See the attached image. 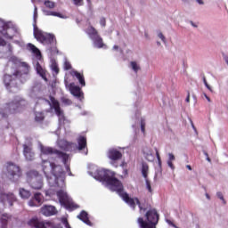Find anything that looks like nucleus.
I'll list each match as a JSON object with an SVG mask.
<instances>
[{
    "label": "nucleus",
    "instance_id": "obj_1",
    "mask_svg": "<svg viewBox=\"0 0 228 228\" xmlns=\"http://www.w3.org/2000/svg\"><path fill=\"white\" fill-rule=\"evenodd\" d=\"M42 168L49 184L58 188L65 187V171L61 165H56L49 160H43Z\"/></svg>",
    "mask_w": 228,
    "mask_h": 228
},
{
    "label": "nucleus",
    "instance_id": "obj_2",
    "mask_svg": "<svg viewBox=\"0 0 228 228\" xmlns=\"http://www.w3.org/2000/svg\"><path fill=\"white\" fill-rule=\"evenodd\" d=\"M109 186H110V190L112 191H116L119 197L127 204L132 209H136V204L140 209V211H145V208L142 207V203L138 198H131L127 192L124 191V184L122 182L114 176L113 179L110 180L108 183Z\"/></svg>",
    "mask_w": 228,
    "mask_h": 228
},
{
    "label": "nucleus",
    "instance_id": "obj_3",
    "mask_svg": "<svg viewBox=\"0 0 228 228\" xmlns=\"http://www.w3.org/2000/svg\"><path fill=\"white\" fill-rule=\"evenodd\" d=\"M146 221L143 220V217H139L137 219V224H139L141 228H156L158 222H159V214L156 208H151L145 214Z\"/></svg>",
    "mask_w": 228,
    "mask_h": 228
},
{
    "label": "nucleus",
    "instance_id": "obj_4",
    "mask_svg": "<svg viewBox=\"0 0 228 228\" xmlns=\"http://www.w3.org/2000/svg\"><path fill=\"white\" fill-rule=\"evenodd\" d=\"M27 104L28 102H26V100L17 97L14 99V101H12L7 105V108L0 109V115L3 117V118H6V117H8V111H10V113L22 111V110L26 108Z\"/></svg>",
    "mask_w": 228,
    "mask_h": 228
},
{
    "label": "nucleus",
    "instance_id": "obj_5",
    "mask_svg": "<svg viewBox=\"0 0 228 228\" xmlns=\"http://www.w3.org/2000/svg\"><path fill=\"white\" fill-rule=\"evenodd\" d=\"M22 69H14L12 74H5L4 76V83L8 88L10 85H12V81H15V79H20V77H22L23 74H29V65L26 62L21 63Z\"/></svg>",
    "mask_w": 228,
    "mask_h": 228
},
{
    "label": "nucleus",
    "instance_id": "obj_6",
    "mask_svg": "<svg viewBox=\"0 0 228 228\" xmlns=\"http://www.w3.org/2000/svg\"><path fill=\"white\" fill-rule=\"evenodd\" d=\"M5 175L12 183H17L22 177V169L13 162H7L5 164Z\"/></svg>",
    "mask_w": 228,
    "mask_h": 228
},
{
    "label": "nucleus",
    "instance_id": "obj_7",
    "mask_svg": "<svg viewBox=\"0 0 228 228\" xmlns=\"http://www.w3.org/2000/svg\"><path fill=\"white\" fill-rule=\"evenodd\" d=\"M34 37L36 40L43 44V45H52V44L56 42V37H54V35L40 30L36 24L34 25Z\"/></svg>",
    "mask_w": 228,
    "mask_h": 228
},
{
    "label": "nucleus",
    "instance_id": "obj_8",
    "mask_svg": "<svg viewBox=\"0 0 228 228\" xmlns=\"http://www.w3.org/2000/svg\"><path fill=\"white\" fill-rule=\"evenodd\" d=\"M57 197L61 206H64L66 209H77V205L70 201L69 195H67V192L63 191V188L57 191Z\"/></svg>",
    "mask_w": 228,
    "mask_h": 228
},
{
    "label": "nucleus",
    "instance_id": "obj_9",
    "mask_svg": "<svg viewBox=\"0 0 228 228\" xmlns=\"http://www.w3.org/2000/svg\"><path fill=\"white\" fill-rule=\"evenodd\" d=\"M0 33L7 40H12L13 37L17 35V28L10 27V24L0 20Z\"/></svg>",
    "mask_w": 228,
    "mask_h": 228
},
{
    "label": "nucleus",
    "instance_id": "obj_10",
    "mask_svg": "<svg viewBox=\"0 0 228 228\" xmlns=\"http://www.w3.org/2000/svg\"><path fill=\"white\" fill-rule=\"evenodd\" d=\"M29 184L33 190H42L44 188V179L37 171L30 172Z\"/></svg>",
    "mask_w": 228,
    "mask_h": 228
},
{
    "label": "nucleus",
    "instance_id": "obj_11",
    "mask_svg": "<svg viewBox=\"0 0 228 228\" xmlns=\"http://www.w3.org/2000/svg\"><path fill=\"white\" fill-rule=\"evenodd\" d=\"M41 152L43 154L45 155H49V154H56V156L62 160V163H64V165L67 164V160L69 159V154L63 152V151H60L58 150H54L51 147H45L41 149Z\"/></svg>",
    "mask_w": 228,
    "mask_h": 228
},
{
    "label": "nucleus",
    "instance_id": "obj_12",
    "mask_svg": "<svg viewBox=\"0 0 228 228\" xmlns=\"http://www.w3.org/2000/svg\"><path fill=\"white\" fill-rule=\"evenodd\" d=\"M122 151H118L117 148H110L107 151V158L110 160L111 165L115 166L117 161L122 159Z\"/></svg>",
    "mask_w": 228,
    "mask_h": 228
},
{
    "label": "nucleus",
    "instance_id": "obj_13",
    "mask_svg": "<svg viewBox=\"0 0 228 228\" xmlns=\"http://www.w3.org/2000/svg\"><path fill=\"white\" fill-rule=\"evenodd\" d=\"M0 201L4 206L9 204L10 207L13 206V202H17V197L12 192L9 193H1L0 194Z\"/></svg>",
    "mask_w": 228,
    "mask_h": 228
},
{
    "label": "nucleus",
    "instance_id": "obj_14",
    "mask_svg": "<svg viewBox=\"0 0 228 228\" xmlns=\"http://www.w3.org/2000/svg\"><path fill=\"white\" fill-rule=\"evenodd\" d=\"M65 86L67 88H69L70 94L74 95V97H77V99H80V97H83V91H81V87L78 86H76L74 83L69 84L67 80H65Z\"/></svg>",
    "mask_w": 228,
    "mask_h": 228
},
{
    "label": "nucleus",
    "instance_id": "obj_15",
    "mask_svg": "<svg viewBox=\"0 0 228 228\" xmlns=\"http://www.w3.org/2000/svg\"><path fill=\"white\" fill-rule=\"evenodd\" d=\"M98 175L100 181H103L108 184L110 181H111L115 177V172L109 169H103L99 172Z\"/></svg>",
    "mask_w": 228,
    "mask_h": 228
},
{
    "label": "nucleus",
    "instance_id": "obj_16",
    "mask_svg": "<svg viewBox=\"0 0 228 228\" xmlns=\"http://www.w3.org/2000/svg\"><path fill=\"white\" fill-rule=\"evenodd\" d=\"M28 225L30 227H35V228H47V227H52L53 224L51 223H45L44 221H40L37 218H32L28 221Z\"/></svg>",
    "mask_w": 228,
    "mask_h": 228
},
{
    "label": "nucleus",
    "instance_id": "obj_17",
    "mask_svg": "<svg viewBox=\"0 0 228 228\" xmlns=\"http://www.w3.org/2000/svg\"><path fill=\"white\" fill-rule=\"evenodd\" d=\"M77 151H79V152H81L82 154H85L86 156V154H88V148L86 147V137L80 135L77 140Z\"/></svg>",
    "mask_w": 228,
    "mask_h": 228
},
{
    "label": "nucleus",
    "instance_id": "obj_18",
    "mask_svg": "<svg viewBox=\"0 0 228 228\" xmlns=\"http://www.w3.org/2000/svg\"><path fill=\"white\" fill-rule=\"evenodd\" d=\"M44 200V196L40 192H36L33 198L28 201V206L30 208H37L38 206H42V202Z\"/></svg>",
    "mask_w": 228,
    "mask_h": 228
},
{
    "label": "nucleus",
    "instance_id": "obj_19",
    "mask_svg": "<svg viewBox=\"0 0 228 228\" xmlns=\"http://www.w3.org/2000/svg\"><path fill=\"white\" fill-rule=\"evenodd\" d=\"M23 155L28 161H33L35 159V152H33V144H23Z\"/></svg>",
    "mask_w": 228,
    "mask_h": 228
},
{
    "label": "nucleus",
    "instance_id": "obj_20",
    "mask_svg": "<svg viewBox=\"0 0 228 228\" xmlns=\"http://www.w3.org/2000/svg\"><path fill=\"white\" fill-rule=\"evenodd\" d=\"M41 213L45 216H53L58 213V210H56V207L52 205H44L41 208Z\"/></svg>",
    "mask_w": 228,
    "mask_h": 228
},
{
    "label": "nucleus",
    "instance_id": "obj_21",
    "mask_svg": "<svg viewBox=\"0 0 228 228\" xmlns=\"http://www.w3.org/2000/svg\"><path fill=\"white\" fill-rule=\"evenodd\" d=\"M50 101L57 117H63V110H61V108L60 107V102L55 100L54 97H51Z\"/></svg>",
    "mask_w": 228,
    "mask_h": 228
},
{
    "label": "nucleus",
    "instance_id": "obj_22",
    "mask_svg": "<svg viewBox=\"0 0 228 228\" xmlns=\"http://www.w3.org/2000/svg\"><path fill=\"white\" fill-rule=\"evenodd\" d=\"M72 77H76L81 86H86V82L85 81V75L79 73L77 70H71L69 72Z\"/></svg>",
    "mask_w": 228,
    "mask_h": 228
},
{
    "label": "nucleus",
    "instance_id": "obj_23",
    "mask_svg": "<svg viewBox=\"0 0 228 228\" xmlns=\"http://www.w3.org/2000/svg\"><path fill=\"white\" fill-rule=\"evenodd\" d=\"M77 218L84 222V224H86V225H92V222L90 221V218L88 217V213H86V211L82 210L77 216Z\"/></svg>",
    "mask_w": 228,
    "mask_h": 228
},
{
    "label": "nucleus",
    "instance_id": "obj_24",
    "mask_svg": "<svg viewBox=\"0 0 228 228\" xmlns=\"http://www.w3.org/2000/svg\"><path fill=\"white\" fill-rule=\"evenodd\" d=\"M36 70H37V74H39V76H41L45 81H47L45 69H44V68H42V65H40V62H37Z\"/></svg>",
    "mask_w": 228,
    "mask_h": 228
},
{
    "label": "nucleus",
    "instance_id": "obj_25",
    "mask_svg": "<svg viewBox=\"0 0 228 228\" xmlns=\"http://www.w3.org/2000/svg\"><path fill=\"white\" fill-rule=\"evenodd\" d=\"M87 35H89L90 38L94 40V38L99 37V32L97 31V29H95V28H94L93 26H90L87 28Z\"/></svg>",
    "mask_w": 228,
    "mask_h": 228
},
{
    "label": "nucleus",
    "instance_id": "obj_26",
    "mask_svg": "<svg viewBox=\"0 0 228 228\" xmlns=\"http://www.w3.org/2000/svg\"><path fill=\"white\" fill-rule=\"evenodd\" d=\"M19 193H20V196L21 197V199L28 200V199H29V197H31V191H29L24 188H20Z\"/></svg>",
    "mask_w": 228,
    "mask_h": 228
},
{
    "label": "nucleus",
    "instance_id": "obj_27",
    "mask_svg": "<svg viewBox=\"0 0 228 228\" xmlns=\"http://www.w3.org/2000/svg\"><path fill=\"white\" fill-rule=\"evenodd\" d=\"M94 45L98 48V49H102V47H104V43L102 42V39L101 37V36H97L96 37H94Z\"/></svg>",
    "mask_w": 228,
    "mask_h": 228
},
{
    "label": "nucleus",
    "instance_id": "obj_28",
    "mask_svg": "<svg viewBox=\"0 0 228 228\" xmlns=\"http://www.w3.org/2000/svg\"><path fill=\"white\" fill-rule=\"evenodd\" d=\"M142 177H144L145 180L149 179V178H147L149 175V165L147 163H142Z\"/></svg>",
    "mask_w": 228,
    "mask_h": 228
},
{
    "label": "nucleus",
    "instance_id": "obj_29",
    "mask_svg": "<svg viewBox=\"0 0 228 228\" xmlns=\"http://www.w3.org/2000/svg\"><path fill=\"white\" fill-rule=\"evenodd\" d=\"M8 220H12V216L8 214H4L1 217V223L3 224V227L8 225Z\"/></svg>",
    "mask_w": 228,
    "mask_h": 228
},
{
    "label": "nucleus",
    "instance_id": "obj_30",
    "mask_svg": "<svg viewBox=\"0 0 228 228\" xmlns=\"http://www.w3.org/2000/svg\"><path fill=\"white\" fill-rule=\"evenodd\" d=\"M28 50L33 53V54H36L37 56L40 54V50H38V48H37V46H35L33 44L29 43L28 45Z\"/></svg>",
    "mask_w": 228,
    "mask_h": 228
},
{
    "label": "nucleus",
    "instance_id": "obj_31",
    "mask_svg": "<svg viewBox=\"0 0 228 228\" xmlns=\"http://www.w3.org/2000/svg\"><path fill=\"white\" fill-rule=\"evenodd\" d=\"M61 102L64 106H70L72 104V100L63 96L61 98Z\"/></svg>",
    "mask_w": 228,
    "mask_h": 228
},
{
    "label": "nucleus",
    "instance_id": "obj_32",
    "mask_svg": "<svg viewBox=\"0 0 228 228\" xmlns=\"http://www.w3.org/2000/svg\"><path fill=\"white\" fill-rule=\"evenodd\" d=\"M45 15H52L53 17H59L60 19H64V17L60 12L48 11L46 12Z\"/></svg>",
    "mask_w": 228,
    "mask_h": 228
},
{
    "label": "nucleus",
    "instance_id": "obj_33",
    "mask_svg": "<svg viewBox=\"0 0 228 228\" xmlns=\"http://www.w3.org/2000/svg\"><path fill=\"white\" fill-rule=\"evenodd\" d=\"M45 117H44V113L42 112H37L36 114V117H35V120L36 122H43Z\"/></svg>",
    "mask_w": 228,
    "mask_h": 228
},
{
    "label": "nucleus",
    "instance_id": "obj_34",
    "mask_svg": "<svg viewBox=\"0 0 228 228\" xmlns=\"http://www.w3.org/2000/svg\"><path fill=\"white\" fill-rule=\"evenodd\" d=\"M130 65H131L133 70H134L135 73H137L138 70H140V66H138V64L136 63V61H131V62H130Z\"/></svg>",
    "mask_w": 228,
    "mask_h": 228
},
{
    "label": "nucleus",
    "instance_id": "obj_35",
    "mask_svg": "<svg viewBox=\"0 0 228 228\" xmlns=\"http://www.w3.org/2000/svg\"><path fill=\"white\" fill-rule=\"evenodd\" d=\"M6 53L8 54V56H12V54L13 53V46H12V44L7 45Z\"/></svg>",
    "mask_w": 228,
    "mask_h": 228
},
{
    "label": "nucleus",
    "instance_id": "obj_36",
    "mask_svg": "<svg viewBox=\"0 0 228 228\" xmlns=\"http://www.w3.org/2000/svg\"><path fill=\"white\" fill-rule=\"evenodd\" d=\"M45 6H46V8H50L53 9L54 8V2H51V1H45Z\"/></svg>",
    "mask_w": 228,
    "mask_h": 228
},
{
    "label": "nucleus",
    "instance_id": "obj_37",
    "mask_svg": "<svg viewBox=\"0 0 228 228\" xmlns=\"http://www.w3.org/2000/svg\"><path fill=\"white\" fill-rule=\"evenodd\" d=\"M146 183V188L150 193H152V186L151 185V181L149 179L145 180Z\"/></svg>",
    "mask_w": 228,
    "mask_h": 228
},
{
    "label": "nucleus",
    "instance_id": "obj_38",
    "mask_svg": "<svg viewBox=\"0 0 228 228\" xmlns=\"http://www.w3.org/2000/svg\"><path fill=\"white\" fill-rule=\"evenodd\" d=\"M70 69H72V64L69 61H65L64 70H70Z\"/></svg>",
    "mask_w": 228,
    "mask_h": 228
},
{
    "label": "nucleus",
    "instance_id": "obj_39",
    "mask_svg": "<svg viewBox=\"0 0 228 228\" xmlns=\"http://www.w3.org/2000/svg\"><path fill=\"white\" fill-rule=\"evenodd\" d=\"M203 83L205 86L208 88V90H209L210 92H213V89H211V86H209V84H208V80L206 79V77H203Z\"/></svg>",
    "mask_w": 228,
    "mask_h": 228
},
{
    "label": "nucleus",
    "instance_id": "obj_40",
    "mask_svg": "<svg viewBox=\"0 0 228 228\" xmlns=\"http://www.w3.org/2000/svg\"><path fill=\"white\" fill-rule=\"evenodd\" d=\"M141 131L145 134V119L141 120Z\"/></svg>",
    "mask_w": 228,
    "mask_h": 228
},
{
    "label": "nucleus",
    "instance_id": "obj_41",
    "mask_svg": "<svg viewBox=\"0 0 228 228\" xmlns=\"http://www.w3.org/2000/svg\"><path fill=\"white\" fill-rule=\"evenodd\" d=\"M52 70H53V72H55V74H60V68H58V65H56V64H53V65L52 66Z\"/></svg>",
    "mask_w": 228,
    "mask_h": 228
},
{
    "label": "nucleus",
    "instance_id": "obj_42",
    "mask_svg": "<svg viewBox=\"0 0 228 228\" xmlns=\"http://www.w3.org/2000/svg\"><path fill=\"white\" fill-rule=\"evenodd\" d=\"M100 24H101L102 28H106V18L102 17L100 19Z\"/></svg>",
    "mask_w": 228,
    "mask_h": 228
},
{
    "label": "nucleus",
    "instance_id": "obj_43",
    "mask_svg": "<svg viewBox=\"0 0 228 228\" xmlns=\"http://www.w3.org/2000/svg\"><path fill=\"white\" fill-rule=\"evenodd\" d=\"M62 224L66 228H72L70 227V224H69V220H67V218L62 219Z\"/></svg>",
    "mask_w": 228,
    "mask_h": 228
},
{
    "label": "nucleus",
    "instance_id": "obj_44",
    "mask_svg": "<svg viewBox=\"0 0 228 228\" xmlns=\"http://www.w3.org/2000/svg\"><path fill=\"white\" fill-rule=\"evenodd\" d=\"M69 162V160L68 161H66V164L65 163H63L64 165H65V167H66V171L69 173V175H72V171H70V166H69L67 163Z\"/></svg>",
    "mask_w": 228,
    "mask_h": 228
},
{
    "label": "nucleus",
    "instance_id": "obj_45",
    "mask_svg": "<svg viewBox=\"0 0 228 228\" xmlns=\"http://www.w3.org/2000/svg\"><path fill=\"white\" fill-rule=\"evenodd\" d=\"M216 195H217L218 199H220V200H223L224 204H226V201L224 199V194H222V192H217Z\"/></svg>",
    "mask_w": 228,
    "mask_h": 228
},
{
    "label": "nucleus",
    "instance_id": "obj_46",
    "mask_svg": "<svg viewBox=\"0 0 228 228\" xmlns=\"http://www.w3.org/2000/svg\"><path fill=\"white\" fill-rule=\"evenodd\" d=\"M76 6H83V0H73Z\"/></svg>",
    "mask_w": 228,
    "mask_h": 228
},
{
    "label": "nucleus",
    "instance_id": "obj_47",
    "mask_svg": "<svg viewBox=\"0 0 228 228\" xmlns=\"http://www.w3.org/2000/svg\"><path fill=\"white\" fill-rule=\"evenodd\" d=\"M45 197H53V191L51 189L45 191Z\"/></svg>",
    "mask_w": 228,
    "mask_h": 228
},
{
    "label": "nucleus",
    "instance_id": "obj_48",
    "mask_svg": "<svg viewBox=\"0 0 228 228\" xmlns=\"http://www.w3.org/2000/svg\"><path fill=\"white\" fill-rule=\"evenodd\" d=\"M158 37H159V38H160V39L162 40V42H164V44H165V42H167V40H166L165 36L163 35V33L159 32V33L158 34Z\"/></svg>",
    "mask_w": 228,
    "mask_h": 228
},
{
    "label": "nucleus",
    "instance_id": "obj_49",
    "mask_svg": "<svg viewBox=\"0 0 228 228\" xmlns=\"http://www.w3.org/2000/svg\"><path fill=\"white\" fill-rule=\"evenodd\" d=\"M0 45L2 47H4L6 45V41L1 37H0Z\"/></svg>",
    "mask_w": 228,
    "mask_h": 228
},
{
    "label": "nucleus",
    "instance_id": "obj_50",
    "mask_svg": "<svg viewBox=\"0 0 228 228\" xmlns=\"http://www.w3.org/2000/svg\"><path fill=\"white\" fill-rule=\"evenodd\" d=\"M167 165H168L169 168H171L172 170H174V168H175L172 160H168Z\"/></svg>",
    "mask_w": 228,
    "mask_h": 228
},
{
    "label": "nucleus",
    "instance_id": "obj_51",
    "mask_svg": "<svg viewBox=\"0 0 228 228\" xmlns=\"http://www.w3.org/2000/svg\"><path fill=\"white\" fill-rule=\"evenodd\" d=\"M168 156H169L168 161H175V156H174V154L169 153Z\"/></svg>",
    "mask_w": 228,
    "mask_h": 228
},
{
    "label": "nucleus",
    "instance_id": "obj_52",
    "mask_svg": "<svg viewBox=\"0 0 228 228\" xmlns=\"http://www.w3.org/2000/svg\"><path fill=\"white\" fill-rule=\"evenodd\" d=\"M123 175L124 177H127V175H129V171L127 168L123 169Z\"/></svg>",
    "mask_w": 228,
    "mask_h": 228
},
{
    "label": "nucleus",
    "instance_id": "obj_53",
    "mask_svg": "<svg viewBox=\"0 0 228 228\" xmlns=\"http://www.w3.org/2000/svg\"><path fill=\"white\" fill-rule=\"evenodd\" d=\"M37 17H38V12L37 11V7H35V11H34V20H37Z\"/></svg>",
    "mask_w": 228,
    "mask_h": 228
},
{
    "label": "nucleus",
    "instance_id": "obj_54",
    "mask_svg": "<svg viewBox=\"0 0 228 228\" xmlns=\"http://www.w3.org/2000/svg\"><path fill=\"white\" fill-rule=\"evenodd\" d=\"M155 151H156L157 159H161V157L159 156V151H158V148H155Z\"/></svg>",
    "mask_w": 228,
    "mask_h": 228
},
{
    "label": "nucleus",
    "instance_id": "obj_55",
    "mask_svg": "<svg viewBox=\"0 0 228 228\" xmlns=\"http://www.w3.org/2000/svg\"><path fill=\"white\" fill-rule=\"evenodd\" d=\"M167 223L169 224V225H172V227H176L175 224L174 223H172V221L170 220H167Z\"/></svg>",
    "mask_w": 228,
    "mask_h": 228
},
{
    "label": "nucleus",
    "instance_id": "obj_56",
    "mask_svg": "<svg viewBox=\"0 0 228 228\" xmlns=\"http://www.w3.org/2000/svg\"><path fill=\"white\" fill-rule=\"evenodd\" d=\"M167 223L169 224V225H172V227H176L175 224L174 223H172V221L170 220H167Z\"/></svg>",
    "mask_w": 228,
    "mask_h": 228
},
{
    "label": "nucleus",
    "instance_id": "obj_57",
    "mask_svg": "<svg viewBox=\"0 0 228 228\" xmlns=\"http://www.w3.org/2000/svg\"><path fill=\"white\" fill-rule=\"evenodd\" d=\"M204 97L207 99V101L208 102H211V98H209V96H208V94H204Z\"/></svg>",
    "mask_w": 228,
    "mask_h": 228
},
{
    "label": "nucleus",
    "instance_id": "obj_58",
    "mask_svg": "<svg viewBox=\"0 0 228 228\" xmlns=\"http://www.w3.org/2000/svg\"><path fill=\"white\" fill-rule=\"evenodd\" d=\"M185 102H190V92H188L187 97L185 99Z\"/></svg>",
    "mask_w": 228,
    "mask_h": 228
},
{
    "label": "nucleus",
    "instance_id": "obj_59",
    "mask_svg": "<svg viewBox=\"0 0 228 228\" xmlns=\"http://www.w3.org/2000/svg\"><path fill=\"white\" fill-rule=\"evenodd\" d=\"M11 61H17V57H15V56L11 57Z\"/></svg>",
    "mask_w": 228,
    "mask_h": 228
},
{
    "label": "nucleus",
    "instance_id": "obj_60",
    "mask_svg": "<svg viewBox=\"0 0 228 228\" xmlns=\"http://www.w3.org/2000/svg\"><path fill=\"white\" fill-rule=\"evenodd\" d=\"M126 165H127V163H126V162L123 161V162L120 164V167H126Z\"/></svg>",
    "mask_w": 228,
    "mask_h": 228
},
{
    "label": "nucleus",
    "instance_id": "obj_61",
    "mask_svg": "<svg viewBox=\"0 0 228 228\" xmlns=\"http://www.w3.org/2000/svg\"><path fill=\"white\" fill-rule=\"evenodd\" d=\"M113 49H115V51H118V45H114Z\"/></svg>",
    "mask_w": 228,
    "mask_h": 228
},
{
    "label": "nucleus",
    "instance_id": "obj_62",
    "mask_svg": "<svg viewBox=\"0 0 228 228\" xmlns=\"http://www.w3.org/2000/svg\"><path fill=\"white\" fill-rule=\"evenodd\" d=\"M200 4H204V2L202 0H197Z\"/></svg>",
    "mask_w": 228,
    "mask_h": 228
},
{
    "label": "nucleus",
    "instance_id": "obj_63",
    "mask_svg": "<svg viewBox=\"0 0 228 228\" xmlns=\"http://www.w3.org/2000/svg\"><path fill=\"white\" fill-rule=\"evenodd\" d=\"M186 168H188V170H191V166L187 165V166H186Z\"/></svg>",
    "mask_w": 228,
    "mask_h": 228
},
{
    "label": "nucleus",
    "instance_id": "obj_64",
    "mask_svg": "<svg viewBox=\"0 0 228 228\" xmlns=\"http://www.w3.org/2000/svg\"><path fill=\"white\" fill-rule=\"evenodd\" d=\"M159 166L161 167V159H158Z\"/></svg>",
    "mask_w": 228,
    "mask_h": 228
}]
</instances>
